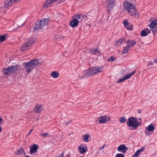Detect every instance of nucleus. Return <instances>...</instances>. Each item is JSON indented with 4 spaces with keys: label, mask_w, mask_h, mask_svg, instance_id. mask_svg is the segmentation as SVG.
I'll list each match as a JSON object with an SVG mask.
<instances>
[{
    "label": "nucleus",
    "mask_w": 157,
    "mask_h": 157,
    "mask_svg": "<svg viewBox=\"0 0 157 157\" xmlns=\"http://www.w3.org/2000/svg\"><path fill=\"white\" fill-rule=\"evenodd\" d=\"M123 23L124 27L127 30H132L133 29V25L129 23L127 20L125 19Z\"/></svg>",
    "instance_id": "8"
},
{
    "label": "nucleus",
    "mask_w": 157,
    "mask_h": 157,
    "mask_svg": "<svg viewBox=\"0 0 157 157\" xmlns=\"http://www.w3.org/2000/svg\"><path fill=\"white\" fill-rule=\"evenodd\" d=\"M78 151L80 154H84L87 151V147L86 146L85 148L82 146H79L78 147Z\"/></svg>",
    "instance_id": "15"
},
{
    "label": "nucleus",
    "mask_w": 157,
    "mask_h": 157,
    "mask_svg": "<svg viewBox=\"0 0 157 157\" xmlns=\"http://www.w3.org/2000/svg\"><path fill=\"white\" fill-rule=\"evenodd\" d=\"M49 20V18L43 19L42 20L40 21H42V23L44 25V26L45 25H47L48 24V21Z\"/></svg>",
    "instance_id": "28"
},
{
    "label": "nucleus",
    "mask_w": 157,
    "mask_h": 157,
    "mask_svg": "<svg viewBox=\"0 0 157 157\" xmlns=\"http://www.w3.org/2000/svg\"><path fill=\"white\" fill-rule=\"evenodd\" d=\"M125 40L124 38L122 39H120L117 42V44L119 46H121V44H123V43L125 42Z\"/></svg>",
    "instance_id": "27"
},
{
    "label": "nucleus",
    "mask_w": 157,
    "mask_h": 157,
    "mask_svg": "<svg viewBox=\"0 0 157 157\" xmlns=\"http://www.w3.org/2000/svg\"><path fill=\"white\" fill-rule=\"evenodd\" d=\"M75 17H76L75 18H77V19H81V14H78L77 15H75Z\"/></svg>",
    "instance_id": "36"
},
{
    "label": "nucleus",
    "mask_w": 157,
    "mask_h": 157,
    "mask_svg": "<svg viewBox=\"0 0 157 157\" xmlns=\"http://www.w3.org/2000/svg\"><path fill=\"white\" fill-rule=\"evenodd\" d=\"M24 151V149L22 147H20L15 152V154L18 155L23 154Z\"/></svg>",
    "instance_id": "24"
},
{
    "label": "nucleus",
    "mask_w": 157,
    "mask_h": 157,
    "mask_svg": "<svg viewBox=\"0 0 157 157\" xmlns=\"http://www.w3.org/2000/svg\"><path fill=\"white\" fill-rule=\"evenodd\" d=\"M52 0V2H56L58 0Z\"/></svg>",
    "instance_id": "53"
},
{
    "label": "nucleus",
    "mask_w": 157,
    "mask_h": 157,
    "mask_svg": "<svg viewBox=\"0 0 157 157\" xmlns=\"http://www.w3.org/2000/svg\"><path fill=\"white\" fill-rule=\"evenodd\" d=\"M133 10L132 11H134V15L133 17H138L139 16V15H138V11L135 8H134L133 9Z\"/></svg>",
    "instance_id": "31"
},
{
    "label": "nucleus",
    "mask_w": 157,
    "mask_h": 157,
    "mask_svg": "<svg viewBox=\"0 0 157 157\" xmlns=\"http://www.w3.org/2000/svg\"><path fill=\"white\" fill-rule=\"evenodd\" d=\"M154 129V126L151 125H149L147 127V130L145 129V134L147 135H149L150 134H149L148 132H149L152 131Z\"/></svg>",
    "instance_id": "19"
},
{
    "label": "nucleus",
    "mask_w": 157,
    "mask_h": 157,
    "mask_svg": "<svg viewBox=\"0 0 157 157\" xmlns=\"http://www.w3.org/2000/svg\"><path fill=\"white\" fill-rule=\"evenodd\" d=\"M90 52L93 54L98 55L100 54L99 51L97 48L95 49H90Z\"/></svg>",
    "instance_id": "22"
},
{
    "label": "nucleus",
    "mask_w": 157,
    "mask_h": 157,
    "mask_svg": "<svg viewBox=\"0 0 157 157\" xmlns=\"http://www.w3.org/2000/svg\"><path fill=\"white\" fill-rule=\"evenodd\" d=\"M23 64L26 68V71L30 73L35 67L39 65V61L38 59H35L31 60L29 62L23 63Z\"/></svg>",
    "instance_id": "1"
},
{
    "label": "nucleus",
    "mask_w": 157,
    "mask_h": 157,
    "mask_svg": "<svg viewBox=\"0 0 157 157\" xmlns=\"http://www.w3.org/2000/svg\"><path fill=\"white\" fill-rule=\"evenodd\" d=\"M65 151H63L61 154H59L58 156H57L56 157H63Z\"/></svg>",
    "instance_id": "38"
},
{
    "label": "nucleus",
    "mask_w": 157,
    "mask_h": 157,
    "mask_svg": "<svg viewBox=\"0 0 157 157\" xmlns=\"http://www.w3.org/2000/svg\"><path fill=\"white\" fill-rule=\"evenodd\" d=\"M153 63H151V62H150L149 63H148V65H153Z\"/></svg>",
    "instance_id": "52"
},
{
    "label": "nucleus",
    "mask_w": 157,
    "mask_h": 157,
    "mask_svg": "<svg viewBox=\"0 0 157 157\" xmlns=\"http://www.w3.org/2000/svg\"><path fill=\"white\" fill-rule=\"evenodd\" d=\"M151 19H153V20L149 24V26L154 34L155 33H157V19L151 18L150 19V20Z\"/></svg>",
    "instance_id": "5"
},
{
    "label": "nucleus",
    "mask_w": 157,
    "mask_h": 157,
    "mask_svg": "<svg viewBox=\"0 0 157 157\" xmlns=\"http://www.w3.org/2000/svg\"><path fill=\"white\" fill-rule=\"evenodd\" d=\"M38 146L36 144H34L33 145L31 146L30 147V152L31 154L34 153L37 151L38 149Z\"/></svg>",
    "instance_id": "11"
},
{
    "label": "nucleus",
    "mask_w": 157,
    "mask_h": 157,
    "mask_svg": "<svg viewBox=\"0 0 157 157\" xmlns=\"http://www.w3.org/2000/svg\"><path fill=\"white\" fill-rule=\"evenodd\" d=\"M130 48L128 47V46H127L123 49L122 51V53H123L126 54L128 52Z\"/></svg>",
    "instance_id": "30"
},
{
    "label": "nucleus",
    "mask_w": 157,
    "mask_h": 157,
    "mask_svg": "<svg viewBox=\"0 0 157 157\" xmlns=\"http://www.w3.org/2000/svg\"><path fill=\"white\" fill-rule=\"evenodd\" d=\"M24 25V24H23L22 25H21V26L22 27V25Z\"/></svg>",
    "instance_id": "57"
},
{
    "label": "nucleus",
    "mask_w": 157,
    "mask_h": 157,
    "mask_svg": "<svg viewBox=\"0 0 157 157\" xmlns=\"http://www.w3.org/2000/svg\"><path fill=\"white\" fill-rule=\"evenodd\" d=\"M102 66H97L91 67L88 70L84 71V74L86 76H92L98 73H100L102 71Z\"/></svg>",
    "instance_id": "2"
},
{
    "label": "nucleus",
    "mask_w": 157,
    "mask_h": 157,
    "mask_svg": "<svg viewBox=\"0 0 157 157\" xmlns=\"http://www.w3.org/2000/svg\"><path fill=\"white\" fill-rule=\"evenodd\" d=\"M51 75L53 78H56L58 77L59 74L58 72L53 71L51 74Z\"/></svg>",
    "instance_id": "26"
},
{
    "label": "nucleus",
    "mask_w": 157,
    "mask_h": 157,
    "mask_svg": "<svg viewBox=\"0 0 157 157\" xmlns=\"http://www.w3.org/2000/svg\"><path fill=\"white\" fill-rule=\"evenodd\" d=\"M53 3L52 2V0H47L45 2L43 6L45 7L46 8H47L50 4H52Z\"/></svg>",
    "instance_id": "25"
},
{
    "label": "nucleus",
    "mask_w": 157,
    "mask_h": 157,
    "mask_svg": "<svg viewBox=\"0 0 157 157\" xmlns=\"http://www.w3.org/2000/svg\"><path fill=\"white\" fill-rule=\"evenodd\" d=\"M44 26V25L42 23V21H40L36 23L35 25L34 29L37 30H40Z\"/></svg>",
    "instance_id": "14"
},
{
    "label": "nucleus",
    "mask_w": 157,
    "mask_h": 157,
    "mask_svg": "<svg viewBox=\"0 0 157 157\" xmlns=\"http://www.w3.org/2000/svg\"><path fill=\"white\" fill-rule=\"evenodd\" d=\"M42 106V105H39L38 103H37L34 108L33 110L36 113H40L43 110Z\"/></svg>",
    "instance_id": "9"
},
{
    "label": "nucleus",
    "mask_w": 157,
    "mask_h": 157,
    "mask_svg": "<svg viewBox=\"0 0 157 157\" xmlns=\"http://www.w3.org/2000/svg\"><path fill=\"white\" fill-rule=\"evenodd\" d=\"M1 132H2V128L0 126V133H1Z\"/></svg>",
    "instance_id": "55"
},
{
    "label": "nucleus",
    "mask_w": 157,
    "mask_h": 157,
    "mask_svg": "<svg viewBox=\"0 0 157 157\" xmlns=\"http://www.w3.org/2000/svg\"><path fill=\"white\" fill-rule=\"evenodd\" d=\"M126 123L128 126L132 127L131 130H134L137 128L138 126L140 125L141 122H138V119L137 117H129L127 120Z\"/></svg>",
    "instance_id": "3"
},
{
    "label": "nucleus",
    "mask_w": 157,
    "mask_h": 157,
    "mask_svg": "<svg viewBox=\"0 0 157 157\" xmlns=\"http://www.w3.org/2000/svg\"><path fill=\"white\" fill-rule=\"evenodd\" d=\"M65 1H66V0H65Z\"/></svg>",
    "instance_id": "60"
},
{
    "label": "nucleus",
    "mask_w": 157,
    "mask_h": 157,
    "mask_svg": "<svg viewBox=\"0 0 157 157\" xmlns=\"http://www.w3.org/2000/svg\"><path fill=\"white\" fill-rule=\"evenodd\" d=\"M12 0H6L4 4V6L5 8H8L13 3Z\"/></svg>",
    "instance_id": "21"
},
{
    "label": "nucleus",
    "mask_w": 157,
    "mask_h": 157,
    "mask_svg": "<svg viewBox=\"0 0 157 157\" xmlns=\"http://www.w3.org/2000/svg\"><path fill=\"white\" fill-rule=\"evenodd\" d=\"M127 46L130 48L136 44V42L134 40H128L127 41Z\"/></svg>",
    "instance_id": "20"
},
{
    "label": "nucleus",
    "mask_w": 157,
    "mask_h": 157,
    "mask_svg": "<svg viewBox=\"0 0 157 157\" xmlns=\"http://www.w3.org/2000/svg\"><path fill=\"white\" fill-rule=\"evenodd\" d=\"M81 16L82 17V18H85L86 19L88 18V17H87V16L86 15H84L82 14H81Z\"/></svg>",
    "instance_id": "42"
},
{
    "label": "nucleus",
    "mask_w": 157,
    "mask_h": 157,
    "mask_svg": "<svg viewBox=\"0 0 157 157\" xmlns=\"http://www.w3.org/2000/svg\"><path fill=\"white\" fill-rule=\"evenodd\" d=\"M105 144H104L101 147L99 148V150H101L104 149L105 147Z\"/></svg>",
    "instance_id": "46"
},
{
    "label": "nucleus",
    "mask_w": 157,
    "mask_h": 157,
    "mask_svg": "<svg viewBox=\"0 0 157 157\" xmlns=\"http://www.w3.org/2000/svg\"><path fill=\"white\" fill-rule=\"evenodd\" d=\"M79 23V21L77 18H73L71 21L70 25L72 28H75L77 26Z\"/></svg>",
    "instance_id": "10"
},
{
    "label": "nucleus",
    "mask_w": 157,
    "mask_h": 157,
    "mask_svg": "<svg viewBox=\"0 0 157 157\" xmlns=\"http://www.w3.org/2000/svg\"><path fill=\"white\" fill-rule=\"evenodd\" d=\"M20 0H13V2H17L18 1H19Z\"/></svg>",
    "instance_id": "51"
},
{
    "label": "nucleus",
    "mask_w": 157,
    "mask_h": 157,
    "mask_svg": "<svg viewBox=\"0 0 157 157\" xmlns=\"http://www.w3.org/2000/svg\"><path fill=\"white\" fill-rule=\"evenodd\" d=\"M107 8L109 11L111 10L113 8L115 2V0H106Z\"/></svg>",
    "instance_id": "7"
},
{
    "label": "nucleus",
    "mask_w": 157,
    "mask_h": 157,
    "mask_svg": "<svg viewBox=\"0 0 157 157\" xmlns=\"http://www.w3.org/2000/svg\"><path fill=\"white\" fill-rule=\"evenodd\" d=\"M139 120H138V122H141V124H142L141 119L140 118H139Z\"/></svg>",
    "instance_id": "48"
},
{
    "label": "nucleus",
    "mask_w": 157,
    "mask_h": 157,
    "mask_svg": "<svg viewBox=\"0 0 157 157\" xmlns=\"http://www.w3.org/2000/svg\"><path fill=\"white\" fill-rule=\"evenodd\" d=\"M145 147H141L140 149H139V150H139L140 151V153H141V152H142V151H144V150H145Z\"/></svg>",
    "instance_id": "43"
},
{
    "label": "nucleus",
    "mask_w": 157,
    "mask_h": 157,
    "mask_svg": "<svg viewBox=\"0 0 157 157\" xmlns=\"http://www.w3.org/2000/svg\"><path fill=\"white\" fill-rule=\"evenodd\" d=\"M2 72L3 74L6 75H10L12 73L11 69H10L9 67L3 69Z\"/></svg>",
    "instance_id": "17"
},
{
    "label": "nucleus",
    "mask_w": 157,
    "mask_h": 157,
    "mask_svg": "<svg viewBox=\"0 0 157 157\" xmlns=\"http://www.w3.org/2000/svg\"><path fill=\"white\" fill-rule=\"evenodd\" d=\"M23 154L24 155H26V153L25 151H24V153Z\"/></svg>",
    "instance_id": "56"
},
{
    "label": "nucleus",
    "mask_w": 157,
    "mask_h": 157,
    "mask_svg": "<svg viewBox=\"0 0 157 157\" xmlns=\"http://www.w3.org/2000/svg\"><path fill=\"white\" fill-rule=\"evenodd\" d=\"M9 67L11 69L12 73H13L16 72L19 69L17 65H11Z\"/></svg>",
    "instance_id": "18"
},
{
    "label": "nucleus",
    "mask_w": 157,
    "mask_h": 157,
    "mask_svg": "<svg viewBox=\"0 0 157 157\" xmlns=\"http://www.w3.org/2000/svg\"><path fill=\"white\" fill-rule=\"evenodd\" d=\"M34 129V127H32V128L30 130L29 133L27 134V136H29L31 133L33 132V129Z\"/></svg>",
    "instance_id": "40"
},
{
    "label": "nucleus",
    "mask_w": 157,
    "mask_h": 157,
    "mask_svg": "<svg viewBox=\"0 0 157 157\" xmlns=\"http://www.w3.org/2000/svg\"><path fill=\"white\" fill-rule=\"evenodd\" d=\"M59 2V3L61 2H65V0H58Z\"/></svg>",
    "instance_id": "49"
},
{
    "label": "nucleus",
    "mask_w": 157,
    "mask_h": 157,
    "mask_svg": "<svg viewBox=\"0 0 157 157\" xmlns=\"http://www.w3.org/2000/svg\"><path fill=\"white\" fill-rule=\"evenodd\" d=\"M90 135L88 134H86L84 135V141L87 142H88V138L90 137Z\"/></svg>",
    "instance_id": "32"
},
{
    "label": "nucleus",
    "mask_w": 157,
    "mask_h": 157,
    "mask_svg": "<svg viewBox=\"0 0 157 157\" xmlns=\"http://www.w3.org/2000/svg\"><path fill=\"white\" fill-rule=\"evenodd\" d=\"M134 11H131V13H130V12H128L131 15H132V16H133L134 15Z\"/></svg>",
    "instance_id": "45"
},
{
    "label": "nucleus",
    "mask_w": 157,
    "mask_h": 157,
    "mask_svg": "<svg viewBox=\"0 0 157 157\" xmlns=\"http://www.w3.org/2000/svg\"><path fill=\"white\" fill-rule=\"evenodd\" d=\"M7 35L6 34H5L3 35H2L0 36V41L1 42L3 41L6 40L7 38H6Z\"/></svg>",
    "instance_id": "29"
},
{
    "label": "nucleus",
    "mask_w": 157,
    "mask_h": 157,
    "mask_svg": "<svg viewBox=\"0 0 157 157\" xmlns=\"http://www.w3.org/2000/svg\"><path fill=\"white\" fill-rule=\"evenodd\" d=\"M115 59V58L113 56H111L110 58L108 59V60L109 61H111L112 62L114 61Z\"/></svg>",
    "instance_id": "35"
},
{
    "label": "nucleus",
    "mask_w": 157,
    "mask_h": 157,
    "mask_svg": "<svg viewBox=\"0 0 157 157\" xmlns=\"http://www.w3.org/2000/svg\"><path fill=\"white\" fill-rule=\"evenodd\" d=\"M140 154L139 150H137L135 154L132 155V157H138Z\"/></svg>",
    "instance_id": "33"
},
{
    "label": "nucleus",
    "mask_w": 157,
    "mask_h": 157,
    "mask_svg": "<svg viewBox=\"0 0 157 157\" xmlns=\"http://www.w3.org/2000/svg\"><path fill=\"white\" fill-rule=\"evenodd\" d=\"M124 5L126 10L128 12H130L133 10V9L135 8L133 5L131 3H129L127 2H125L124 3Z\"/></svg>",
    "instance_id": "6"
},
{
    "label": "nucleus",
    "mask_w": 157,
    "mask_h": 157,
    "mask_svg": "<svg viewBox=\"0 0 157 157\" xmlns=\"http://www.w3.org/2000/svg\"><path fill=\"white\" fill-rule=\"evenodd\" d=\"M71 122H72V121L70 120V121H68L67 122H64V123L65 124V125H67L69 123H71Z\"/></svg>",
    "instance_id": "44"
},
{
    "label": "nucleus",
    "mask_w": 157,
    "mask_h": 157,
    "mask_svg": "<svg viewBox=\"0 0 157 157\" xmlns=\"http://www.w3.org/2000/svg\"><path fill=\"white\" fill-rule=\"evenodd\" d=\"M80 157H84L83 156H80Z\"/></svg>",
    "instance_id": "58"
},
{
    "label": "nucleus",
    "mask_w": 157,
    "mask_h": 157,
    "mask_svg": "<svg viewBox=\"0 0 157 157\" xmlns=\"http://www.w3.org/2000/svg\"><path fill=\"white\" fill-rule=\"evenodd\" d=\"M142 109H138L137 110V112L139 114H140V113H141L142 112Z\"/></svg>",
    "instance_id": "47"
},
{
    "label": "nucleus",
    "mask_w": 157,
    "mask_h": 157,
    "mask_svg": "<svg viewBox=\"0 0 157 157\" xmlns=\"http://www.w3.org/2000/svg\"><path fill=\"white\" fill-rule=\"evenodd\" d=\"M136 72V70L134 71L131 74L127 75L126 76H125L124 77V79L125 80L131 78V76L132 75H133Z\"/></svg>",
    "instance_id": "23"
},
{
    "label": "nucleus",
    "mask_w": 157,
    "mask_h": 157,
    "mask_svg": "<svg viewBox=\"0 0 157 157\" xmlns=\"http://www.w3.org/2000/svg\"><path fill=\"white\" fill-rule=\"evenodd\" d=\"M116 157H125L121 153H118L116 155Z\"/></svg>",
    "instance_id": "37"
},
{
    "label": "nucleus",
    "mask_w": 157,
    "mask_h": 157,
    "mask_svg": "<svg viewBox=\"0 0 157 157\" xmlns=\"http://www.w3.org/2000/svg\"><path fill=\"white\" fill-rule=\"evenodd\" d=\"M1 42H0V44H1Z\"/></svg>",
    "instance_id": "59"
},
{
    "label": "nucleus",
    "mask_w": 157,
    "mask_h": 157,
    "mask_svg": "<svg viewBox=\"0 0 157 157\" xmlns=\"http://www.w3.org/2000/svg\"><path fill=\"white\" fill-rule=\"evenodd\" d=\"M126 119L124 117H121L120 118V121L122 123H124L126 121Z\"/></svg>",
    "instance_id": "34"
},
{
    "label": "nucleus",
    "mask_w": 157,
    "mask_h": 157,
    "mask_svg": "<svg viewBox=\"0 0 157 157\" xmlns=\"http://www.w3.org/2000/svg\"><path fill=\"white\" fill-rule=\"evenodd\" d=\"M48 134L47 133H41L40 134V136L43 137H46L48 136Z\"/></svg>",
    "instance_id": "39"
},
{
    "label": "nucleus",
    "mask_w": 157,
    "mask_h": 157,
    "mask_svg": "<svg viewBox=\"0 0 157 157\" xmlns=\"http://www.w3.org/2000/svg\"><path fill=\"white\" fill-rule=\"evenodd\" d=\"M34 39L30 38L21 47V50L22 51L29 49L30 47L34 44Z\"/></svg>",
    "instance_id": "4"
},
{
    "label": "nucleus",
    "mask_w": 157,
    "mask_h": 157,
    "mask_svg": "<svg viewBox=\"0 0 157 157\" xmlns=\"http://www.w3.org/2000/svg\"><path fill=\"white\" fill-rule=\"evenodd\" d=\"M124 78H120L119 80L117 81V83H121L123 81H124Z\"/></svg>",
    "instance_id": "41"
},
{
    "label": "nucleus",
    "mask_w": 157,
    "mask_h": 157,
    "mask_svg": "<svg viewBox=\"0 0 157 157\" xmlns=\"http://www.w3.org/2000/svg\"><path fill=\"white\" fill-rule=\"evenodd\" d=\"M118 151L125 153L128 150V148L124 144L121 145L117 148Z\"/></svg>",
    "instance_id": "12"
},
{
    "label": "nucleus",
    "mask_w": 157,
    "mask_h": 157,
    "mask_svg": "<svg viewBox=\"0 0 157 157\" xmlns=\"http://www.w3.org/2000/svg\"><path fill=\"white\" fill-rule=\"evenodd\" d=\"M154 63H157V58H156L154 59Z\"/></svg>",
    "instance_id": "50"
},
{
    "label": "nucleus",
    "mask_w": 157,
    "mask_h": 157,
    "mask_svg": "<svg viewBox=\"0 0 157 157\" xmlns=\"http://www.w3.org/2000/svg\"><path fill=\"white\" fill-rule=\"evenodd\" d=\"M110 118L106 116H101L99 118V123H104L106 122L109 121Z\"/></svg>",
    "instance_id": "13"
},
{
    "label": "nucleus",
    "mask_w": 157,
    "mask_h": 157,
    "mask_svg": "<svg viewBox=\"0 0 157 157\" xmlns=\"http://www.w3.org/2000/svg\"><path fill=\"white\" fill-rule=\"evenodd\" d=\"M2 121V119L0 117V122H1Z\"/></svg>",
    "instance_id": "54"
},
{
    "label": "nucleus",
    "mask_w": 157,
    "mask_h": 157,
    "mask_svg": "<svg viewBox=\"0 0 157 157\" xmlns=\"http://www.w3.org/2000/svg\"><path fill=\"white\" fill-rule=\"evenodd\" d=\"M151 33V31L148 28H146L142 30L140 33L142 36H145Z\"/></svg>",
    "instance_id": "16"
}]
</instances>
